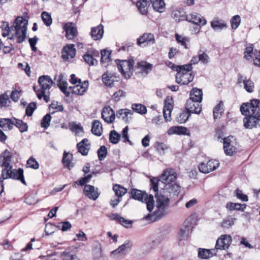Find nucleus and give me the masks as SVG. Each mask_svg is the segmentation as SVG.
<instances>
[{"label": "nucleus", "mask_w": 260, "mask_h": 260, "mask_svg": "<svg viewBox=\"0 0 260 260\" xmlns=\"http://www.w3.org/2000/svg\"><path fill=\"white\" fill-rule=\"evenodd\" d=\"M177 177L172 169L164 170L160 178L153 177L151 179V190L156 198V209L154 215L160 218L167 214L169 203V195L177 196L180 192V186L174 182Z\"/></svg>", "instance_id": "1"}, {"label": "nucleus", "mask_w": 260, "mask_h": 260, "mask_svg": "<svg viewBox=\"0 0 260 260\" xmlns=\"http://www.w3.org/2000/svg\"><path fill=\"white\" fill-rule=\"evenodd\" d=\"M243 119L244 126L251 129L256 127L260 121V100L253 99L250 103H243L240 107Z\"/></svg>", "instance_id": "2"}, {"label": "nucleus", "mask_w": 260, "mask_h": 260, "mask_svg": "<svg viewBox=\"0 0 260 260\" xmlns=\"http://www.w3.org/2000/svg\"><path fill=\"white\" fill-rule=\"evenodd\" d=\"M27 24V20L21 16H18L10 27L8 22H3L2 36L5 37L11 35L10 39H16L17 43H21L25 39Z\"/></svg>", "instance_id": "3"}, {"label": "nucleus", "mask_w": 260, "mask_h": 260, "mask_svg": "<svg viewBox=\"0 0 260 260\" xmlns=\"http://www.w3.org/2000/svg\"><path fill=\"white\" fill-rule=\"evenodd\" d=\"M12 156L10 151L5 150L0 155V164L2 167H4L2 171V177L3 179L9 178L20 180L23 184L26 185L24 176L23 170L19 168L18 170L12 169L10 164L11 161Z\"/></svg>", "instance_id": "4"}, {"label": "nucleus", "mask_w": 260, "mask_h": 260, "mask_svg": "<svg viewBox=\"0 0 260 260\" xmlns=\"http://www.w3.org/2000/svg\"><path fill=\"white\" fill-rule=\"evenodd\" d=\"M192 69L191 64L177 66L175 69L177 72L176 75V82L180 85H187L192 82L194 78Z\"/></svg>", "instance_id": "5"}, {"label": "nucleus", "mask_w": 260, "mask_h": 260, "mask_svg": "<svg viewBox=\"0 0 260 260\" xmlns=\"http://www.w3.org/2000/svg\"><path fill=\"white\" fill-rule=\"evenodd\" d=\"M40 89L36 91L38 98L41 99L43 97L44 100L46 102L49 101V89L52 86L53 82L48 75L40 76L38 79Z\"/></svg>", "instance_id": "6"}, {"label": "nucleus", "mask_w": 260, "mask_h": 260, "mask_svg": "<svg viewBox=\"0 0 260 260\" xmlns=\"http://www.w3.org/2000/svg\"><path fill=\"white\" fill-rule=\"evenodd\" d=\"M129 193L131 194V197L132 198L145 203L146 204L147 210L149 212L152 211L154 203L152 195H148L145 192H142L135 188L132 189Z\"/></svg>", "instance_id": "7"}, {"label": "nucleus", "mask_w": 260, "mask_h": 260, "mask_svg": "<svg viewBox=\"0 0 260 260\" xmlns=\"http://www.w3.org/2000/svg\"><path fill=\"white\" fill-rule=\"evenodd\" d=\"M134 63L133 59L119 61L117 67L122 76L126 79L129 78L134 71Z\"/></svg>", "instance_id": "8"}, {"label": "nucleus", "mask_w": 260, "mask_h": 260, "mask_svg": "<svg viewBox=\"0 0 260 260\" xmlns=\"http://www.w3.org/2000/svg\"><path fill=\"white\" fill-rule=\"evenodd\" d=\"M223 149L227 155L232 156L237 152V143L233 136L223 139Z\"/></svg>", "instance_id": "9"}, {"label": "nucleus", "mask_w": 260, "mask_h": 260, "mask_svg": "<svg viewBox=\"0 0 260 260\" xmlns=\"http://www.w3.org/2000/svg\"><path fill=\"white\" fill-rule=\"evenodd\" d=\"M232 242V238L230 235H222L216 240L215 248L216 250H226L229 248Z\"/></svg>", "instance_id": "10"}, {"label": "nucleus", "mask_w": 260, "mask_h": 260, "mask_svg": "<svg viewBox=\"0 0 260 260\" xmlns=\"http://www.w3.org/2000/svg\"><path fill=\"white\" fill-rule=\"evenodd\" d=\"M219 166V162L218 160L212 159L208 161L207 164L201 163L199 166V170L202 173L207 174L216 170Z\"/></svg>", "instance_id": "11"}, {"label": "nucleus", "mask_w": 260, "mask_h": 260, "mask_svg": "<svg viewBox=\"0 0 260 260\" xmlns=\"http://www.w3.org/2000/svg\"><path fill=\"white\" fill-rule=\"evenodd\" d=\"M185 109L189 113L199 114L202 110V106L200 102L189 99L186 103Z\"/></svg>", "instance_id": "12"}, {"label": "nucleus", "mask_w": 260, "mask_h": 260, "mask_svg": "<svg viewBox=\"0 0 260 260\" xmlns=\"http://www.w3.org/2000/svg\"><path fill=\"white\" fill-rule=\"evenodd\" d=\"M76 54V49L73 44L64 46L62 51V58L65 61L73 59Z\"/></svg>", "instance_id": "13"}, {"label": "nucleus", "mask_w": 260, "mask_h": 260, "mask_svg": "<svg viewBox=\"0 0 260 260\" xmlns=\"http://www.w3.org/2000/svg\"><path fill=\"white\" fill-rule=\"evenodd\" d=\"M102 117L106 122L111 123L115 119V114L110 106H106L103 109Z\"/></svg>", "instance_id": "14"}, {"label": "nucleus", "mask_w": 260, "mask_h": 260, "mask_svg": "<svg viewBox=\"0 0 260 260\" xmlns=\"http://www.w3.org/2000/svg\"><path fill=\"white\" fill-rule=\"evenodd\" d=\"M186 20L200 26L205 25L207 23L206 19L200 14L197 13H191L187 15Z\"/></svg>", "instance_id": "15"}, {"label": "nucleus", "mask_w": 260, "mask_h": 260, "mask_svg": "<svg viewBox=\"0 0 260 260\" xmlns=\"http://www.w3.org/2000/svg\"><path fill=\"white\" fill-rule=\"evenodd\" d=\"M88 87V82L87 81H85L74 86L69 87V89L75 94L82 95L86 91Z\"/></svg>", "instance_id": "16"}, {"label": "nucleus", "mask_w": 260, "mask_h": 260, "mask_svg": "<svg viewBox=\"0 0 260 260\" xmlns=\"http://www.w3.org/2000/svg\"><path fill=\"white\" fill-rule=\"evenodd\" d=\"M102 81L106 86L112 87L114 82L118 81V77L115 73L107 72L103 75Z\"/></svg>", "instance_id": "17"}, {"label": "nucleus", "mask_w": 260, "mask_h": 260, "mask_svg": "<svg viewBox=\"0 0 260 260\" xmlns=\"http://www.w3.org/2000/svg\"><path fill=\"white\" fill-rule=\"evenodd\" d=\"M63 29L66 32V36L68 39H73L77 36V30L75 26V24L72 22L66 23L64 25Z\"/></svg>", "instance_id": "18"}, {"label": "nucleus", "mask_w": 260, "mask_h": 260, "mask_svg": "<svg viewBox=\"0 0 260 260\" xmlns=\"http://www.w3.org/2000/svg\"><path fill=\"white\" fill-rule=\"evenodd\" d=\"M146 43L147 45H152L155 43L154 35L151 33H145L137 39V44L141 46Z\"/></svg>", "instance_id": "19"}, {"label": "nucleus", "mask_w": 260, "mask_h": 260, "mask_svg": "<svg viewBox=\"0 0 260 260\" xmlns=\"http://www.w3.org/2000/svg\"><path fill=\"white\" fill-rule=\"evenodd\" d=\"M132 111L127 109H120L116 113L117 117L125 122H129L132 118Z\"/></svg>", "instance_id": "20"}, {"label": "nucleus", "mask_w": 260, "mask_h": 260, "mask_svg": "<svg viewBox=\"0 0 260 260\" xmlns=\"http://www.w3.org/2000/svg\"><path fill=\"white\" fill-rule=\"evenodd\" d=\"M191 232V227L189 225L183 224L178 233V239L181 241L187 240Z\"/></svg>", "instance_id": "21"}, {"label": "nucleus", "mask_w": 260, "mask_h": 260, "mask_svg": "<svg viewBox=\"0 0 260 260\" xmlns=\"http://www.w3.org/2000/svg\"><path fill=\"white\" fill-rule=\"evenodd\" d=\"M168 134L169 135L177 134L190 136L189 130L186 127L181 126L171 127L168 131Z\"/></svg>", "instance_id": "22"}, {"label": "nucleus", "mask_w": 260, "mask_h": 260, "mask_svg": "<svg viewBox=\"0 0 260 260\" xmlns=\"http://www.w3.org/2000/svg\"><path fill=\"white\" fill-rule=\"evenodd\" d=\"M84 191L86 196L90 199L94 201L96 200L99 196L97 189H95L93 186L90 185H85Z\"/></svg>", "instance_id": "23"}, {"label": "nucleus", "mask_w": 260, "mask_h": 260, "mask_svg": "<svg viewBox=\"0 0 260 260\" xmlns=\"http://www.w3.org/2000/svg\"><path fill=\"white\" fill-rule=\"evenodd\" d=\"M78 151L83 155H87L90 149V145L87 139H83L77 145Z\"/></svg>", "instance_id": "24"}, {"label": "nucleus", "mask_w": 260, "mask_h": 260, "mask_svg": "<svg viewBox=\"0 0 260 260\" xmlns=\"http://www.w3.org/2000/svg\"><path fill=\"white\" fill-rule=\"evenodd\" d=\"M216 254V250L214 249H199L198 256L202 259H208Z\"/></svg>", "instance_id": "25"}, {"label": "nucleus", "mask_w": 260, "mask_h": 260, "mask_svg": "<svg viewBox=\"0 0 260 260\" xmlns=\"http://www.w3.org/2000/svg\"><path fill=\"white\" fill-rule=\"evenodd\" d=\"M62 161L63 166L69 170L72 169L74 166L72 154L66 151H64L63 153Z\"/></svg>", "instance_id": "26"}, {"label": "nucleus", "mask_w": 260, "mask_h": 260, "mask_svg": "<svg viewBox=\"0 0 260 260\" xmlns=\"http://www.w3.org/2000/svg\"><path fill=\"white\" fill-rule=\"evenodd\" d=\"M171 100H166L163 109V114L164 118L166 121H169L171 120V112L173 109V105L170 102Z\"/></svg>", "instance_id": "27"}, {"label": "nucleus", "mask_w": 260, "mask_h": 260, "mask_svg": "<svg viewBox=\"0 0 260 260\" xmlns=\"http://www.w3.org/2000/svg\"><path fill=\"white\" fill-rule=\"evenodd\" d=\"M212 28L216 31H220L227 28L228 25L224 21L217 18L214 19L211 22Z\"/></svg>", "instance_id": "28"}, {"label": "nucleus", "mask_w": 260, "mask_h": 260, "mask_svg": "<svg viewBox=\"0 0 260 260\" xmlns=\"http://www.w3.org/2000/svg\"><path fill=\"white\" fill-rule=\"evenodd\" d=\"M104 34L103 26L102 25H98L92 28L91 36L94 40H99L103 37Z\"/></svg>", "instance_id": "29"}, {"label": "nucleus", "mask_w": 260, "mask_h": 260, "mask_svg": "<svg viewBox=\"0 0 260 260\" xmlns=\"http://www.w3.org/2000/svg\"><path fill=\"white\" fill-rule=\"evenodd\" d=\"M99 56L98 51H93V54H89V52L84 55L83 59L86 63L89 66H94L98 64V60L94 58V56Z\"/></svg>", "instance_id": "30"}, {"label": "nucleus", "mask_w": 260, "mask_h": 260, "mask_svg": "<svg viewBox=\"0 0 260 260\" xmlns=\"http://www.w3.org/2000/svg\"><path fill=\"white\" fill-rule=\"evenodd\" d=\"M151 1V0H140L137 2V7L142 14L144 15L147 13Z\"/></svg>", "instance_id": "31"}, {"label": "nucleus", "mask_w": 260, "mask_h": 260, "mask_svg": "<svg viewBox=\"0 0 260 260\" xmlns=\"http://www.w3.org/2000/svg\"><path fill=\"white\" fill-rule=\"evenodd\" d=\"M109 217L111 220H117L119 223L126 228H128L132 224L131 220H126L121 217L118 214L114 213L110 215Z\"/></svg>", "instance_id": "32"}, {"label": "nucleus", "mask_w": 260, "mask_h": 260, "mask_svg": "<svg viewBox=\"0 0 260 260\" xmlns=\"http://www.w3.org/2000/svg\"><path fill=\"white\" fill-rule=\"evenodd\" d=\"M14 126L13 118H2L0 119V127L4 131H10Z\"/></svg>", "instance_id": "33"}, {"label": "nucleus", "mask_w": 260, "mask_h": 260, "mask_svg": "<svg viewBox=\"0 0 260 260\" xmlns=\"http://www.w3.org/2000/svg\"><path fill=\"white\" fill-rule=\"evenodd\" d=\"M203 93L202 90L197 88H193L190 93L189 99L201 103L202 101Z\"/></svg>", "instance_id": "34"}, {"label": "nucleus", "mask_w": 260, "mask_h": 260, "mask_svg": "<svg viewBox=\"0 0 260 260\" xmlns=\"http://www.w3.org/2000/svg\"><path fill=\"white\" fill-rule=\"evenodd\" d=\"M91 132L97 136H100L102 134V125L100 121L95 120L92 122Z\"/></svg>", "instance_id": "35"}, {"label": "nucleus", "mask_w": 260, "mask_h": 260, "mask_svg": "<svg viewBox=\"0 0 260 260\" xmlns=\"http://www.w3.org/2000/svg\"><path fill=\"white\" fill-rule=\"evenodd\" d=\"M245 204H241L240 203H234L232 202H228L226 205V208L230 211H243L246 208Z\"/></svg>", "instance_id": "36"}, {"label": "nucleus", "mask_w": 260, "mask_h": 260, "mask_svg": "<svg viewBox=\"0 0 260 260\" xmlns=\"http://www.w3.org/2000/svg\"><path fill=\"white\" fill-rule=\"evenodd\" d=\"M110 52L106 50L101 51V63L104 67H107L111 61Z\"/></svg>", "instance_id": "37"}, {"label": "nucleus", "mask_w": 260, "mask_h": 260, "mask_svg": "<svg viewBox=\"0 0 260 260\" xmlns=\"http://www.w3.org/2000/svg\"><path fill=\"white\" fill-rule=\"evenodd\" d=\"M137 69L140 70V72L145 73L148 74L152 70V65L146 61H141L138 62Z\"/></svg>", "instance_id": "38"}, {"label": "nucleus", "mask_w": 260, "mask_h": 260, "mask_svg": "<svg viewBox=\"0 0 260 260\" xmlns=\"http://www.w3.org/2000/svg\"><path fill=\"white\" fill-rule=\"evenodd\" d=\"M153 9L158 12L161 13L165 9V3L164 0H151Z\"/></svg>", "instance_id": "39"}, {"label": "nucleus", "mask_w": 260, "mask_h": 260, "mask_svg": "<svg viewBox=\"0 0 260 260\" xmlns=\"http://www.w3.org/2000/svg\"><path fill=\"white\" fill-rule=\"evenodd\" d=\"M113 190L115 196L118 198H121L127 192V189L119 184H114L113 186Z\"/></svg>", "instance_id": "40"}, {"label": "nucleus", "mask_w": 260, "mask_h": 260, "mask_svg": "<svg viewBox=\"0 0 260 260\" xmlns=\"http://www.w3.org/2000/svg\"><path fill=\"white\" fill-rule=\"evenodd\" d=\"M13 120L14 122V125H15L17 127H18L21 133L27 131V124L24 122L22 120L16 118H13Z\"/></svg>", "instance_id": "41"}, {"label": "nucleus", "mask_w": 260, "mask_h": 260, "mask_svg": "<svg viewBox=\"0 0 260 260\" xmlns=\"http://www.w3.org/2000/svg\"><path fill=\"white\" fill-rule=\"evenodd\" d=\"M175 38L177 42L183 46L185 48L187 49L189 46V41L186 38L178 34H175Z\"/></svg>", "instance_id": "42"}, {"label": "nucleus", "mask_w": 260, "mask_h": 260, "mask_svg": "<svg viewBox=\"0 0 260 260\" xmlns=\"http://www.w3.org/2000/svg\"><path fill=\"white\" fill-rule=\"evenodd\" d=\"M132 108L134 111L141 114H144L147 112L146 106L141 104H134L132 106Z\"/></svg>", "instance_id": "43"}, {"label": "nucleus", "mask_w": 260, "mask_h": 260, "mask_svg": "<svg viewBox=\"0 0 260 260\" xmlns=\"http://www.w3.org/2000/svg\"><path fill=\"white\" fill-rule=\"evenodd\" d=\"M243 80L244 89L248 92H252L253 91L254 83L250 79L245 78Z\"/></svg>", "instance_id": "44"}, {"label": "nucleus", "mask_w": 260, "mask_h": 260, "mask_svg": "<svg viewBox=\"0 0 260 260\" xmlns=\"http://www.w3.org/2000/svg\"><path fill=\"white\" fill-rule=\"evenodd\" d=\"M71 129L77 136H82L83 135V128L79 124L73 123L71 125Z\"/></svg>", "instance_id": "45"}, {"label": "nucleus", "mask_w": 260, "mask_h": 260, "mask_svg": "<svg viewBox=\"0 0 260 260\" xmlns=\"http://www.w3.org/2000/svg\"><path fill=\"white\" fill-rule=\"evenodd\" d=\"M190 114L188 112H182L180 113L176 117L177 121L179 123H185L189 118Z\"/></svg>", "instance_id": "46"}, {"label": "nucleus", "mask_w": 260, "mask_h": 260, "mask_svg": "<svg viewBox=\"0 0 260 260\" xmlns=\"http://www.w3.org/2000/svg\"><path fill=\"white\" fill-rule=\"evenodd\" d=\"M50 110H53L52 112V114L56 112H60L63 110L62 105L58 102H53L49 106Z\"/></svg>", "instance_id": "47"}, {"label": "nucleus", "mask_w": 260, "mask_h": 260, "mask_svg": "<svg viewBox=\"0 0 260 260\" xmlns=\"http://www.w3.org/2000/svg\"><path fill=\"white\" fill-rule=\"evenodd\" d=\"M41 17L44 24L47 26H50L52 23V19L51 15L47 12H43L41 14Z\"/></svg>", "instance_id": "48"}, {"label": "nucleus", "mask_w": 260, "mask_h": 260, "mask_svg": "<svg viewBox=\"0 0 260 260\" xmlns=\"http://www.w3.org/2000/svg\"><path fill=\"white\" fill-rule=\"evenodd\" d=\"M231 27L233 29H236L241 23V17L239 15H236L233 16L230 21Z\"/></svg>", "instance_id": "49"}, {"label": "nucleus", "mask_w": 260, "mask_h": 260, "mask_svg": "<svg viewBox=\"0 0 260 260\" xmlns=\"http://www.w3.org/2000/svg\"><path fill=\"white\" fill-rule=\"evenodd\" d=\"M57 84L61 91L63 92L67 96H69L70 92L67 91L68 86L67 82L65 81H62L61 79H60L57 81Z\"/></svg>", "instance_id": "50"}, {"label": "nucleus", "mask_w": 260, "mask_h": 260, "mask_svg": "<svg viewBox=\"0 0 260 260\" xmlns=\"http://www.w3.org/2000/svg\"><path fill=\"white\" fill-rule=\"evenodd\" d=\"M198 54L200 58V61L204 64H206L210 62L209 56L203 51L200 50L198 52Z\"/></svg>", "instance_id": "51"}, {"label": "nucleus", "mask_w": 260, "mask_h": 260, "mask_svg": "<svg viewBox=\"0 0 260 260\" xmlns=\"http://www.w3.org/2000/svg\"><path fill=\"white\" fill-rule=\"evenodd\" d=\"M223 104L220 102L213 109V113L214 119L219 117L222 112V106Z\"/></svg>", "instance_id": "52"}, {"label": "nucleus", "mask_w": 260, "mask_h": 260, "mask_svg": "<svg viewBox=\"0 0 260 260\" xmlns=\"http://www.w3.org/2000/svg\"><path fill=\"white\" fill-rule=\"evenodd\" d=\"M120 138V135L115 131H112L110 134L109 140L113 144L118 143Z\"/></svg>", "instance_id": "53"}, {"label": "nucleus", "mask_w": 260, "mask_h": 260, "mask_svg": "<svg viewBox=\"0 0 260 260\" xmlns=\"http://www.w3.org/2000/svg\"><path fill=\"white\" fill-rule=\"evenodd\" d=\"M132 246V243L128 241H125V242L120 246L118 248L125 255L130 249Z\"/></svg>", "instance_id": "54"}, {"label": "nucleus", "mask_w": 260, "mask_h": 260, "mask_svg": "<svg viewBox=\"0 0 260 260\" xmlns=\"http://www.w3.org/2000/svg\"><path fill=\"white\" fill-rule=\"evenodd\" d=\"M124 255L119 248L112 251L110 253L111 258L114 259H118L123 257Z\"/></svg>", "instance_id": "55"}, {"label": "nucleus", "mask_w": 260, "mask_h": 260, "mask_svg": "<svg viewBox=\"0 0 260 260\" xmlns=\"http://www.w3.org/2000/svg\"><path fill=\"white\" fill-rule=\"evenodd\" d=\"M172 16L177 21H180L184 17V12L179 10H175L172 12Z\"/></svg>", "instance_id": "56"}, {"label": "nucleus", "mask_w": 260, "mask_h": 260, "mask_svg": "<svg viewBox=\"0 0 260 260\" xmlns=\"http://www.w3.org/2000/svg\"><path fill=\"white\" fill-rule=\"evenodd\" d=\"M155 148L158 152L161 155L164 154L165 151L168 148L166 144L159 142L156 143Z\"/></svg>", "instance_id": "57"}, {"label": "nucleus", "mask_w": 260, "mask_h": 260, "mask_svg": "<svg viewBox=\"0 0 260 260\" xmlns=\"http://www.w3.org/2000/svg\"><path fill=\"white\" fill-rule=\"evenodd\" d=\"M27 167L34 169H37L39 168V165L37 161L32 157H30L27 161L26 164Z\"/></svg>", "instance_id": "58"}, {"label": "nucleus", "mask_w": 260, "mask_h": 260, "mask_svg": "<svg viewBox=\"0 0 260 260\" xmlns=\"http://www.w3.org/2000/svg\"><path fill=\"white\" fill-rule=\"evenodd\" d=\"M51 117L50 114H46L41 120V126L47 128L50 125Z\"/></svg>", "instance_id": "59"}, {"label": "nucleus", "mask_w": 260, "mask_h": 260, "mask_svg": "<svg viewBox=\"0 0 260 260\" xmlns=\"http://www.w3.org/2000/svg\"><path fill=\"white\" fill-rule=\"evenodd\" d=\"M107 153V148L105 146H102L98 150V154L99 158L100 160L104 159Z\"/></svg>", "instance_id": "60"}, {"label": "nucleus", "mask_w": 260, "mask_h": 260, "mask_svg": "<svg viewBox=\"0 0 260 260\" xmlns=\"http://www.w3.org/2000/svg\"><path fill=\"white\" fill-rule=\"evenodd\" d=\"M61 256L62 260H79L76 255L68 252H63Z\"/></svg>", "instance_id": "61"}, {"label": "nucleus", "mask_w": 260, "mask_h": 260, "mask_svg": "<svg viewBox=\"0 0 260 260\" xmlns=\"http://www.w3.org/2000/svg\"><path fill=\"white\" fill-rule=\"evenodd\" d=\"M236 219L232 217H229L223 220L222 222V226L224 228H229L234 225Z\"/></svg>", "instance_id": "62"}, {"label": "nucleus", "mask_w": 260, "mask_h": 260, "mask_svg": "<svg viewBox=\"0 0 260 260\" xmlns=\"http://www.w3.org/2000/svg\"><path fill=\"white\" fill-rule=\"evenodd\" d=\"M253 47L251 46H248L246 47L244 53V58H246L247 60H249L251 58H253Z\"/></svg>", "instance_id": "63"}, {"label": "nucleus", "mask_w": 260, "mask_h": 260, "mask_svg": "<svg viewBox=\"0 0 260 260\" xmlns=\"http://www.w3.org/2000/svg\"><path fill=\"white\" fill-rule=\"evenodd\" d=\"M236 196L237 198L240 200L247 202L248 200V198L247 195L243 193L242 191L239 189H237L235 190Z\"/></svg>", "instance_id": "64"}]
</instances>
